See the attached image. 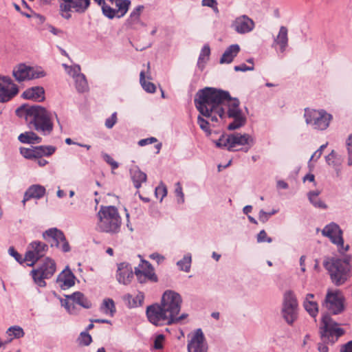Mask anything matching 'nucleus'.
Listing matches in <instances>:
<instances>
[{"label": "nucleus", "mask_w": 352, "mask_h": 352, "mask_svg": "<svg viewBox=\"0 0 352 352\" xmlns=\"http://www.w3.org/2000/svg\"><path fill=\"white\" fill-rule=\"evenodd\" d=\"M56 151L53 146H33L34 158H41L43 156H50Z\"/></svg>", "instance_id": "2f4dec72"}, {"label": "nucleus", "mask_w": 352, "mask_h": 352, "mask_svg": "<svg viewBox=\"0 0 352 352\" xmlns=\"http://www.w3.org/2000/svg\"><path fill=\"white\" fill-rule=\"evenodd\" d=\"M23 98L37 102L45 100V89L43 87L36 86L27 89L22 94Z\"/></svg>", "instance_id": "b1692460"}, {"label": "nucleus", "mask_w": 352, "mask_h": 352, "mask_svg": "<svg viewBox=\"0 0 352 352\" xmlns=\"http://www.w3.org/2000/svg\"><path fill=\"white\" fill-rule=\"evenodd\" d=\"M20 153L26 159H33L34 156L33 153V146L30 148H21Z\"/></svg>", "instance_id": "603ef678"}, {"label": "nucleus", "mask_w": 352, "mask_h": 352, "mask_svg": "<svg viewBox=\"0 0 352 352\" xmlns=\"http://www.w3.org/2000/svg\"><path fill=\"white\" fill-rule=\"evenodd\" d=\"M175 195L177 197V202L179 204H182L185 201L184 194L180 182H177L175 185Z\"/></svg>", "instance_id": "a19ab883"}, {"label": "nucleus", "mask_w": 352, "mask_h": 352, "mask_svg": "<svg viewBox=\"0 0 352 352\" xmlns=\"http://www.w3.org/2000/svg\"><path fill=\"white\" fill-rule=\"evenodd\" d=\"M8 253L10 256H13L15 260L19 263H22L23 261H25L24 258H22L21 255L18 253L13 247H10L8 249Z\"/></svg>", "instance_id": "864d4df0"}, {"label": "nucleus", "mask_w": 352, "mask_h": 352, "mask_svg": "<svg viewBox=\"0 0 352 352\" xmlns=\"http://www.w3.org/2000/svg\"><path fill=\"white\" fill-rule=\"evenodd\" d=\"M74 80L76 89L78 92L83 93L89 89L86 77L83 74L82 75H78L77 78L74 79Z\"/></svg>", "instance_id": "f704fd0d"}, {"label": "nucleus", "mask_w": 352, "mask_h": 352, "mask_svg": "<svg viewBox=\"0 0 352 352\" xmlns=\"http://www.w3.org/2000/svg\"><path fill=\"white\" fill-rule=\"evenodd\" d=\"M46 192L45 188L40 184H34L30 186L24 193L22 203L25 206L27 201L30 199H39L42 198Z\"/></svg>", "instance_id": "5701e85b"}, {"label": "nucleus", "mask_w": 352, "mask_h": 352, "mask_svg": "<svg viewBox=\"0 0 352 352\" xmlns=\"http://www.w3.org/2000/svg\"><path fill=\"white\" fill-rule=\"evenodd\" d=\"M134 274L141 284L148 282L156 283L158 280L151 264L143 259H141V263L137 267H135Z\"/></svg>", "instance_id": "dca6fc26"}, {"label": "nucleus", "mask_w": 352, "mask_h": 352, "mask_svg": "<svg viewBox=\"0 0 352 352\" xmlns=\"http://www.w3.org/2000/svg\"><path fill=\"white\" fill-rule=\"evenodd\" d=\"M100 310L104 314L113 316L116 312V307L113 300L111 298L104 299L100 307Z\"/></svg>", "instance_id": "72a5a7b5"}, {"label": "nucleus", "mask_w": 352, "mask_h": 352, "mask_svg": "<svg viewBox=\"0 0 352 352\" xmlns=\"http://www.w3.org/2000/svg\"><path fill=\"white\" fill-rule=\"evenodd\" d=\"M59 7L65 11L84 13L90 6V0H58Z\"/></svg>", "instance_id": "6ab92c4d"}, {"label": "nucleus", "mask_w": 352, "mask_h": 352, "mask_svg": "<svg viewBox=\"0 0 352 352\" xmlns=\"http://www.w3.org/2000/svg\"><path fill=\"white\" fill-rule=\"evenodd\" d=\"M155 196L160 197V201H162L167 195L166 186L161 182L160 184L155 188Z\"/></svg>", "instance_id": "c03bdc74"}, {"label": "nucleus", "mask_w": 352, "mask_h": 352, "mask_svg": "<svg viewBox=\"0 0 352 352\" xmlns=\"http://www.w3.org/2000/svg\"><path fill=\"white\" fill-rule=\"evenodd\" d=\"M216 146L226 148L229 151H243L247 153L254 144V138L248 133L234 132L228 135H222L214 141Z\"/></svg>", "instance_id": "423d86ee"}, {"label": "nucleus", "mask_w": 352, "mask_h": 352, "mask_svg": "<svg viewBox=\"0 0 352 352\" xmlns=\"http://www.w3.org/2000/svg\"><path fill=\"white\" fill-rule=\"evenodd\" d=\"M130 174L134 186L136 188H140L141 187L142 184L146 181V174L141 171L138 166L131 168L130 170Z\"/></svg>", "instance_id": "c85d7f7f"}, {"label": "nucleus", "mask_w": 352, "mask_h": 352, "mask_svg": "<svg viewBox=\"0 0 352 352\" xmlns=\"http://www.w3.org/2000/svg\"><path fill=\"white\" fill-rule=\"evenodd\" d=\"M303 307L311 317H316L318 313V305L315 301L304 300Z\"/></svg>", "instance_id": "e433bc0d"}, {"label": "nucleus", "mask_w": 352, "mask_h": 352, "mask_svg": "<svg viewBox=\"0 0 352 352\" xmlns=\"http://www.w3.org/2000/svg\"><path fill=\"white\" fill-rule=\"evenodd\" d=\"M56 272V263L50 258H46L44 262L37 268L31 271L34 282L39 287H45V279L51 278Z\"/></svg>", "instance_id": "9d476101"}, {"label": "nucleus", "mask_w": 352, "mask_h": 352, "mask_svg": "<svg viewBox=\"0 0 352 352\" xmlns=\"http://www.w3.org/2000/svg\"><path fill=\"white\" fill-rule=\"evenodd\" d=\"M197 123L203 131L210 133L209 122L204 119L201 116H199L197 118Z\"/></svg>", "instance_id": "de8ad7c7"}, {"label": "nucleus", "mask_w": 352, "mask_h": 352, "mask_svg": "<svg viewBox=\"0 0 352 352\" xmlns=\"http://www.w3.org/2000/svg\"><path fill=\"white\" fill-rule=\"evenodd\" d=\"M347 150H348V165L352 166V134L349 135L347 141Z\"/></svg>", "instance_id": "8fccbe9b"}, {"label": "nucleus", "mask_w": 352, "mask_h": 352, "mask_svg": "<svg viewBox=\"0 0 352 352\" xmlns=\"http://www.w3.org/2000/svg\"><path fill=\"white\" fill-rule=\"evenodd\" d=\"M19 92L16 85L6 76H0V102H6L14 97Z\"/></svg>", "instance_id": "f3484780"}, {"label": "nucleus", "mask_w": 352, "mask_h": 352, "mask_svg": "<svg viewBox=\"0 0 352 352\" xmlns=\"http://www.w3.org/2000/svg\"><path fill=\"white\" fill-rule=\"evenodd\" d=\"M232 28L239 34H245L254 29V22L244 14L235 19L232 24Z\"/></svg>", "instance_id": "aec40b11"}, {"label": "nucleus", "mask_w": 352, "mask_h": 352, "mask_svg": "<svg viewBox=\"0 0 352 352\" xmlns=\"http://www.w3.org/2000/svg\"><path fill=\"white\" fill-rule=\"evenodd\" d=\"M240 51V47L238 44H233L230 45L223 54L220 58L221 64H228L232 62L234 57L236 56Z\"/></svg>", "instance_id": "a878e982"}, {"label": "nucleus", "mask_w": 352, "mask_h": 352, "mask_svg": "<svg viewBox=\"0 0 352 352\" xmlns=\"http://www.w3.org/2000/svg\"><path fill=\"white\" fill-rule=\"evenodd\" d=\"M133 278L132 267L127 263H121L118 265L116 274L117 280L123 285H128Z\"/></svg>", "instance_id": "412c9836"}, {"label": "nucleus", "mask_w": 352, "mask_h": 352, "mask_svg": "<svg viewBox=\"0 0 352 352\" xmlns=\"http://www.w3.org/2000/svg\"><path fill=\"white\" fill-rule=\"evenodd\" d=\"M182 300L181 296L172 290L166 291L160 304H153L146 308V316L150 322L155 326L178 324L188 315L178 316Z\"/></svg>", "instance_id": "f03ea898"}, {"label": "nucleus", "mask_w": 352, "mask_h": 352, "mask_svg": "<svg viewBox=\"0 0 352 352\" xmlns=\"http://www.w3.org/2000/svg\"><path fill=\"white\" fill-rule=\"evenodd\" d=\"M164 340V336L162 334L158 335L154 341V347L156 349H161L162 348V342Z\"/></svg>", "instance_id": "4d7b16f0"}, {"label": "nucleus", "mask_w": 352, "mask_h": 352, "mask_svg": "<svg viewBox=\"0 0 352 352\" xmlns=\"http://www.w3.org/2000/svg\"><path fill=\"white\" fill-rule=\"evenodd\" d=\"M13 76L18 82L44 77L45 73L43 70L35 69L25 64H19L13 69Z\"/></svg>", "instance_id": "2eb2a0df"}, {"label": "nucleus", "mask_w": 352, "mask_h": 352, "mask_svg": "<svg viewBox=\"0 0 352 352\" xmlns=\"http://www.w3.org/2000/svg\"><path fill=\"white\" fill-rule=\"evenodd\" d=\"M144 299V294L142 293H139L135 298L133 299V306L138 307L142 305Z\"/></svg>", "instance_id": "bf43d9fd"}, {"label": "nucleus", "mask_w": 352, "mask_h": 352, "mask_svg": "<svg viewBox=\"0 0 352 352\" xmlns=\"http://www.w3.org/2000/svg\"><path fill=\"white\" fill-rule=\"evenodd\" d=\"M322 234L329 238L333 243V240L335 241L337 237L342 236V232L336 223H331L323 228Z\"/></svg>", "instance_id": "bb28decb"}, {"label": "nucleus", "mask_w": 352, "mask_h": 352, "mask_svg": "<svg viewBox=\"0 0 352 352\" xmlns=\"http://www.w3.org/2000/svg\"><path fill=\"white\" fill-rule=\"evenodd\" d=\"M80 344L88 346L92 341L91 336L87 332H81L78 338Z\"/></svg>", "instance_id": "a18cd8bd"}, {"label": "nucleus", "mask_w": 352, "mask_h": 352, "mask_svg": "<svg viewBox=\"0 0 352 352\" xmlns=\"http://www.w3.org/2000/svg\"><path fill=\"white\" fill-rule=\"evenodd\" d=\"M270 216L267 212L263 210H261L258 214V219L262 223H265L268 221Z\"/></svg>", "instance_id": "052dcab7"}, {"label": "nucleus", "mask_w": 352, "mask_h": 352, "mask_svg": "<svg viewBox=\"0 0 352 352\" xmlns=\"http://www.w3.org/2000/svg\"><path fill=\"white\" fill-rule=\"evenodd\" d=\"M333 243L337 245L338 250L342 254H344L349 249V245H344L342 236L337 237L335 241L333 240Z\"/></svg>", "instance_id": "79ce46f5"}, {"label": "nucleus", "mask_w": 352, "mask_h": 352, "mask_svg": "<svg viewBox=\"0 0 352 352\" xmlns=\"http://www.w3.org/2000/svg\"><path fill=\"white\" fill-rule=\"evenodd\" d=\"M60 15L65 19L71 18L72 15L69 13L71 11H65L62 8H60Z\"/></svg>", "instance_id": "69168bd1"}, {"label": "nucleus", "mask_w": 352, "mask_h": 352, "mask_svg": "<svg viewBox=\"0 0 352 352\" xmlns=\"http://www.w3.org/2000/svg\"><path fill=\"white\" fill-rule=\"evenodd\" d=\"M67 69V73L74 79L76 78L78 75H82L80 73V67L78 65H75L72 67H67L66 65H63Z\"/></svg>", "instance_id": "37998d69"}, {"label": "nucleus", "mask_w": 352, "mask_h": 352, "mask_svg": "<svg viewBox=\"0 0 352 352\" xmlns=\"http://www.w3.org/2000/svg\"><path fill=\"white\" fill-rule=\"evenodd\" d=\"M76 276L67 266L64 270L56 278L57 283L62 289H68L75 284Z\"/></svg>", "instance_id": "4be33fe9"}, {"label": "nucleus", "mask_w": 352, "mask_h": 352, "mask_svg": "<svg viewBox=\"0 0 352 352\" xmlns=\"http://www.w3.org/2000/svg\"><path fill=\"white\" fill-rule=\"evenodd\" d=\"M201 4L203 6L213 8L214 6L217 5V0H202Z\"/></svg>", "instance_id": "e2e57ef3"}, {"label": "nucleus", "mask_w": 352, "mask_h": 352, "mask_svg": "<svg viewBox=\"0 0 352 352\" xmlns=\"http://www.w3.org/2000/svg\"><path fill=\"white\" fill-rule=\"evenodd\" d=\"M16 114L20 118H24L30 126L43 135H50L52 132L54 118L59 122L55 112L50 111L40 105L23 104L16 109Z\"/></svg>", "instance_id": "7ed1b4c3"}, {"label": "nucleus", "mask_w": 352, "mask_h": 352, "mask_svg": "<svg viewBox=\"0 0 352 352\" xmlns=\"http://www.w3.org/2000/svg\"><path fill=\"white\" fill-rule=\"evenodd\" d=\"M67 298L72 300L74 302L85 309H89L91 307L92 304L91 301L80 292H76L72 295L67 296Z\"/></svg>", "instance_id": "c756f323"}, {"label": "nucleus", "mask_w": 352, "mask_h": 352, "mask_svg": "<svg viewBox=\"0 0 352 352\" xmlns=\"http://www.w3.org/2000/svg\"><path fill=\"white\" fill-rule=\"evenodd\" d=\"M18 140L23 144H38L41 142L42 138L33 131H26L21 133Z\"/></svg>", "instance_id": "7c9ffc66"}, {"label": "nucleus", "mask_w": 352, "mask_h": 352, "mask_svg": "<svg viewBox=\"0 0 352 352\" xmlns=\"http://www.w3.org/2000/svg\"><path fill=\"white\" fill-rule=\"evenodd\" d=\"M210 54V48L208 45H205L201 50L197 65L199 67H202L201 64L205 63L208 59Z\"/></svg>", "instance_id": "58836bf2"}, {"label": "nucleus", "mask_w": 352, "mask_h": 352, "mask_svg": "<svg viewBox=\"0 0 352 352\" xmlns=\"http://www.w3.org/2000/svg\"><path fill=\"white\" fill-rule=\"evenodd\" d=\"M155 142H157V139L155 138L151 137V138L140 140L138 142V144L140 146H144L147 145V144H153V143H154Z\"/></svg>", "instance_id": "13d9d810"}, {"label": "nucleus", "mask_w": 352, "mask_h": 352, "mask_svg": "<svg viewBox=\"0 0 352 352\" xmlns=\"http://www.w3.org/2000/svg\"><path fill=\"white\" fill-rule=\"evenodd\" d=\"M352 257L346 255L343 258L326 257L324 267L328 271L332 283L336 286L344 284L352 277Z\"/></svg>", "instance_id": "20e7f679"}, {"label": "nucleus", "mask_w": 352, "mask_h": 352, "mask_svg": "<svg viewBox=\"0 0 352 352\" xmlns=\"http://www.w3.org/2000/svg\"><path fill=\"white\" fill-rule=\"evenodd\" d=\"M304 118L307 125L314 129L323 131L328 128L332 116L323 109H305Z\"/></svg>", "instance_id": "0eeeda50"}, {"label": "nucleus", "mask_w": 352, "mask_h": 352, "mask_svg": "<svg viewBox=\"0 0 352 352\" xmlns=\"http://www.w3.org/2000/svg\"><path fill=\"white\" fill-rule=\"evenodd\" d=\"M43 237L45 240L52 239L51 247H56L60 249L63 252L70 251L69 244L61 230L55 228H50L43 232Z\"/></svg>", "instance_id": "4468645a"}, {"label": "nucleus", "mask_w": 352, "mask_h": 352, "mask_svg": "<svg viewBox=\"0 0 352 352\" xmlns=\"http://www.w3.org/2000/svg\"><path fill=\"white\" fill-rule=\"evenodd\" d=\"M254 66H247L245 64H241L240 65H236L234 67V71L236 72H247V71H253Z\"/></svg>", "instance_id": "6e6d98bb"}, {"label": "nucleus", "mask_w": 352, "mask_h": 352, "mask_svg": "<svg viewBox=\"0 0 352 352\" xmlns=\"http://www.w3.org/2000/svg\"><path fill=\"white\" fill-rule=\"evenodd\" d=\"M323 327L320 328V336L324 342L333 344L344 333L343 329L338 327V323L332 320L329 314L322 317Z\"/></svg>", "instance_id": "6e6552de"}, {"label": "nucleus", "mask_w": 352, "mask_h": 352, "mask_svg": "<svg viewBox=\"0 0 352 352\" xmlns=\"http://www.w3.org/2000/svg\"><path fill=\"white\" fill-rule=\"evenodd\" d=\"M318 350L319 351V352H328L329 349L326 344L323 343H319L318 344Z\"/></svg>", "instance_id": "774afa93"}, {"label": "nucleus", "mask_w": 352, "mask_h": 352, "mask_svg": "<svg viewBox=\"0 0 352 352\" xmlns=\"http://www.w3.org/2000/svg\"><path fill=\"white\" fill-rule=\"evenodd\" d=\"M98 221L96 229L100 232L114 235L120 232L122 219L115 206H101L97 213Z\"/></svg>", "instance_id": "39448f33"}, {"label": "nucleus", "mask_w": 352, "mask_h": 352, "mask_svg": "<svg viewBox=\"0 0 352 352\" xmlns=\"http://www.w3.org/2000/svg\"><path fill=\"white\" fill-rule=\"evenodd\" d=\"M109 1L114 8L109 5L104 6L103 14L110 19L123 17L128 12L131 3L130 0H109Z\"/></svg>", "instance_id": "ddd939ff"}, {"label": "nucleus", "mask_w": 352, "mask_h": 352, "mask_svg": "<svg viewBox=\"0 0 352 352\" xmlns=\"http://www.w3.org/2000/svg\"><path fill=\"white\" fill-rule=\"evenodd\" d=\"M144 8L143 6L140 5L132 10L125 23L128 28L136 29L139 25H144L140 20V14Z\"/></svg>", "instance_id": "393cba45"}, {"label": "nucleus", "mask_w": 352, "mask_h": 352, "mask_svg": "<svg viewBox=\"0 0 352 352\" xmlns=\"http://www.w3.org/2000/svg\"><path fill=\"white\" fill-rule=\"evenodd\" d=\"M272 241V239L271 237L267 236L266 232L264 230H262L257 234V242L263 243L267 242L271 243Z\"/></svg>", "instance_id": "49530a36"}, {"label": "nucleus", "mask_w": 352, "mask_h": 352, "mask_svg": "<svg viewBox=\"0 0 352 352\" xmlns=\"http://www.w3.org/2000/svg\"><path fill=\"white\" fill-rule=\"evenodd\" d=\"M194 101L199 113L212 122L218 121L217 116L220 118H232V122L227 126L229 131L239 129L246 124L239 99L231 98L228 91L205 87L196 94Z\"/></svg>", "instance_id": "f257e3e1"}, {"label": "nucleus", "mask_w": 352, "mask_h": 352, "mask_svg": "<svg viewBox=\"0 0 352 352\" xmlns=\"http://www.w3.org/2000/svg\"><path fill=\"white\" fill-rule=\"evenodd\" d=\"M344 298L339 290L335 292L329 290L322 302V307L330 314L338 315L344 309Z\"/></svg>", "instance_id": "9b49d317"}, {"label": "nucleus", "mask_w": 352, "mask_h": 352, "mask_svg": "<svg viewBox=\"0 0 352 352\" xmlns=\"http://www.w3.org/2000/svg\"><path fill=\"white\" fill-rule=\"evenodd\" d=\"M117 122V113L114 112L111 117L108 118L105 120V126L107 129H111Z\"/></svg>", "instance_id": "3c124183"}, {"label": "nucleus", "mask_w": 352, "mask_h": 352, "mask_svg": "<svg viewBox=\"0 0 352 352\" xmlns=\"http://www.w3.org/2000/svg\"><path fill=\"white\" fill-rule=\"evenodd\" d=\"M102 158L107 164L111 166L112 169H116L118 168V163L113 160V159L109 154L103 153Z\"/></svg>", "instance_id": "09e8293b"}, {"label": "nucleus", "mask_w": 352, "mask_h": 352, "mask_svg": "<svg viewBox=\"0 0 352 352\" xmlns=\"http://www.w3.org/2000/svg\"><path fill=\"white\" fill-rule=\"evenodd\" d=\"M140 82L143 89L148 93H154L156 90L155 85L151 82H146L145 80L144 72L142 71L140 74Z\"/></svg>", "instance_id": "4c0bfd02"}, {"label": "nucleus", "mask_w": 352, "mask_h": 352, "mask_svg": "<svg viewBox=\"0 0 352 352\" xmlns=\"http://www.w3.org/2000/svg\"><path fill=\"white\" fill-rule=\"evenodd\" d=\"M288 30L285 26L280 28L277 36L274 38V43L279 45L280 51L283 53L288 45Z\"/></svg>", "instance_id": "cd10ccee"}, {"label": "nucleus", "mask_w": 352, "mask_h": 352, "mask_svg": "<svg viewBox=\"0 0 352 352\" xmlns=\"http://www.w3.org/2000/svg\"><path fill=\"white\" fill-rule=\"evenodd\" d=\"M336 157V153L334 151H332L327 156H326V162L330 165L335 166H336V162L335 161Z\"/></svg>", "instance_id": "5fc2aeb1"}, {"label": "nucleus", "mask_w": 352, "mask_h": 352, "mask_svg": "<svg viewBox=\"0 0 352 352\" xmlns=\"http://www.w3.org/2000/svg\"><path fill=\"white\" fill-rule=\"evenodd\" d=\"M192 262V257L190 253L184 255L182 259L179 260L177 263V265L180 270L188 272L190 270Z\"/></svg>", "instance_id": "c9c22d12"}, {"label": "nucleus", "mask_w": 352, "mask_h": 352, "mask_svg": "<svg viewBox=\"0 0 352 352\" xmlns=\"http://www.w3.org/2000/svg\"><path fill=\"white\" fill-rule=\"evenodd\" d=\"M48 246L41 241H33L28 246L25 254L24 260L27 262V265L32 267L35 263L47 252Z\"/></svg>", "instance_id": "f8f14e48"}, {"label": "nucleus", "mask_w": 352, "mask_h": 352, "mask_svg": "<svg viewBox=\"0 0 352 352\" xmlns=\"http://www.w3.org/2000/svg\"><path fill=\"white\" fill-rule=\"evenodd\" d=\"M340 352H352V340L344 344L340 349Z\"/></svg>", "instance_id": "680f3d73"}, {"label": "nucleus", "mask_w": 352, "mask_h": 352, "mask_svg": "<svg viewBox=\"0 0 352 352\" xmlns=\"http://www.w3.org/2000/svg\"><path fill=\"white\" fill-rule=\"evenodd\" d=\"M150 258L156 260L157 263H160L164 260V257L158 253H153L150 255Z\"/></svg>", "instance_id": "0e129e2a"}, {"label": "nucleus", "mask_w": 352, "mask_h": 352, "mask_svg": "<svg viewBox=\"0 0 352 352\" xmlns=\"http://www.w3.org/2000/svg\"><path fill=\"white\" fill-rule=\"evenodd\" d=\"M187 349L188 352H207L208 344L201 329L196 330L188 343Z\"/></svg>", "instance_id": "a211bd4d"}, {"label": "nucleus", "mask_w": 352, "mask_h": 352, "mask_svg": "<svg viewBox=\"0 0 352 352\" xmlns=\"http://www.w3.org/2000/svg\"><path fill=\"white\" fill-rule=\"evenodd\" d=\"M48 30H49V31L51 33H52L54 35H58V34L62 32V31L60 30H58V29L56 28L55 27H54L53 25H50L48 26Z\"/></svg>", "instance_id": "338daca9"}, {"label": "nucleus", "mask_w": 352, "mask_h": 352, "mask_svg": "<svg viewBox=\"0 0 352 352\" xmlns=\"http://www.w3.org/2000/svg\"><path fill=\"white\" fill-rule=\"evenodd\" d=\"M320 192L318 190H312L308 192L307 196L311 204L316 208L326 209L327 208V204L323 202L319 197Z\"/></svg>", "instance_id": "473e14b6"}, {"label": "nucleus", "mask_w": 352, "mask_h": 352, "mask_svg": "<svg viewBox=\"0 0 352 352\" xmlns=\"http://www.w3.org/2000/svg\"><path fill=\"white\" fill-rule=\"evenodd\" d=\"M7 333L10 336H12L14 338H21L25 335L23 329L21 327L16 325L9 327L7 330Z\"/></svg>", "instance_id": "ea45409f"}, {"label": "nucleus", "mask_w": 352, "mask_h": 352, "mask_svg": "<svg viewBox=\"0 0 352 352\" xmlns=\"http://www.w3.org/2000/svg\"><path fill=\"white\" fill-rule=\"evenodd\" d=\"M298 303L295 294L288 290L283 295L281 314L285 322L292 325L298 318Z\"/></svg>", "instance_id": "1a4fd4ad"}]
</instances>
